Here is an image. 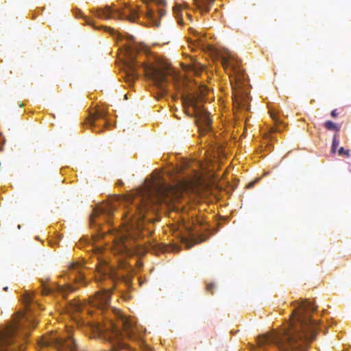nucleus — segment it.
<instances>
[{"instance_id": "obj_1", "label": "nucleus", "mask_w": 351, "mask_h": 351, "mask_svg": "<svg viewBox=\"0 0 351 351\" xmlns=\"http://www.w3.org/2000/svg\"><path fill=\"white\" fill-rule=\"evenodd\" d=\"M175 196V187L167 184L158 176L130 195L123 198L117 197L114 202L104 204L94 209L90 221L95 223L94 218L100 215L107 217L112 215L117 203L123 202L124 210L121 217L123 229L117 232L114 238V250L118 254H130L134 247V240L141 235L147 221H151L145 219V213H155L160 204L169 205Z\"/></svg>"}, {"instance_id": "obj_2", "label": "nucleus", "mask_w": 351, "mask_h": 351, "mask_svg": "<svg viewBox=\"0 0 351 351\" xmlns=\"http://www.w3.org/2000/svg\"><path fill=\"white\" fill-rule=\"evenodd\" d=\"M316 306L310 302L299 303L293 309L288 324L278 331L262 335L258 338L259 346L271 345L278 351H304L318 332V323L310 313Z\"/></svg>"}, {"instance_id": "obj_3", "label": "nucleus", "mask_w": 351, "mask_h": 351, "mask_svg": "<svg viewBox=\"0 0 351 351\" xmlns=\"http://www.w3.org/2000/svg\"><path fill=\"white\" fill-rule=\"evenodd\" d=\"M132 37L129 40V43L125 45V73L127 80L132 82L138 77L137 72L138 67H143L146 77L152 80L154 85L162 91L167 90V77L175 78L174 71L168 64L161 61H156L152 64H147L144 62L136 60V55L143 49V46L132 42Z\"/></svg>"}, {"instance_id": "obj_4", "label": "nucleus", "mask_w": 351, "mask_h": 351, "mask_svg": "<svg viewBox=\"0 0 351 351\" xmlns=\"http://www.w3.org/2000/svg\"><path fill=\"white\" fill-rule=\"evenodd\" d=\"M37 322L25 313H18L12 326L0 330V351H22L31 328Z\"/></svg>"}, {"instance_id": "obj_5", "label": "nucleus", "mask_w": 351, "mask_h": 351, "mask_svg": "<svg viewBox=\"0 0 351 351\" xmlns=\"http://www.w3.org/2000/svg\"><path fill=\"white\" fill-rule=\"evenodd\" d=\"M221 62L225 69H229L230 81L234 93L233 104L241 109H249V88L244 70L239 61L229 51L221 55Z\"/></svg>"}, {"instance_id": "obj_6", "label": "nucleus", "mask_w": 351, "mask_h": 351, "mask_svg": "<svg viewBox=\"0 0 351 351\" xmlns=\"http://www.w3.org/2000/svg\"><path fill=\"white\" fill-rule=\"evenodd\" d=\"M92 13L99 19H108L111 18L127 19L130 21H135L138 17V10L130 7L125 8L123 10H113L110 6L104 8H96L91 10Z\"/></svg>"}, {"instance_id": "obj_7", "label": "nucleus", "mask_w": 351, "mask_h": 351, "mask_svg": "<svg viewBox=\"0 0 351 351\" xmlns=\"http://www.w3.org/2000/svg\"><path fill=\"white\" fill-rule=\"evenodd\" d=\"M184 103L188 106L193 108L199 130L202 134H206L211 127L212 121L209 113L206 110L201 108L193 97L185 99Z\"/></svg>"}, {"instance_id": "obj_8", "label": "nucleus", "mask_w": 351, "mask_h": 351, "mask_svg": "<svg viewBox=\"0 0 351 351\" xmlns=\"http://www.w3.org/2000/svg\"><path fill=\"white\" fill-rule=\"evenodd\" d=\"M110 293L106 289H103L90 298L88 301L90 305L97 307L98 309H104L109 306Z\"/></svg>"}, {"instance_id": "obj_9", "label": "nucleus", "mask_w": 351, "mask_h": 351, "mask_svg": "<svg viewBox=\"0 0 351 351\" xmlns=\"http://www.w3.org/2000/svg\"><path fill=\"white\" fill-rule=\"evenodd\" d=\"M43 291L42 293L44 295L50 294L53 291H57L64 297L65 294L69 292H72L74 291V287L70 285H60L53 284V285H48L46 284L43 283Z\"/></svg>"}, {"instance_id": "obj_10", "label": "nucleus", "mask_w": 351, "mask_h": 351, "mask_svg": "<svg viewBox=\"0 0 351 351\" xmlns=\"http://www.w3.org/2000/svg\"><path fill=\"white\" fill-rule=\"evenodd\" d=\"M70 278L76 283L82 284L84 282V274L82 273V265L78 263H72L69 267Z\"/></svg>"}, {"instance_id": "obj_11", "label": "nucleus", "mask_w": 351, "mask_h": 351, "mask_svg": "<svg viewBox=\"0 0 351 351\" xmlns=\"http://www.w3.org/2000/svg\"><path fill=\"white\" fill-rule=\"evenodd\" d=\"M193 1L197 9L202 12H208L215 0H193Z\"/></svg>"}, {"instance_id": "obj_12", "label": "nucleus", "mask_w": 351, "mask_h": 351, "mask_svg": "<svg viewBox=\"0 0 351 351\" xmlns=\"http://www.w3.org/2000/svg\"><path fill=\"white\" fill-rule=\"evenodd\" d=\"M188 4L186 3H184L183 5L176 3L173 8V13L175 14V17L178 19V23L179 24L182 23V19L181 17V11L183 8H187Z\"/></svg>"}, {"instance_id": "obj_13", "label": "nucleus", "mask_w": 351, "mask_h": 351, "mask_svg": "<svg viewBox=\"0 0 351 351\" xmlns=\"http://www.w3.org/2000/svg\"><path fill=\"white\" fill-rule=\"evenodd\" d=\"M69 308V311L71 313H78V312L84 311V309L86 308V306L84 304H82L78 301H73V302H71Z\"/></svg>"}, {"instance_id": "obj_14", "label": "nucleus", "mask_w": 351, "mask_h": 351, "mask_svg": "<svg viewBox=\"0 0 351 351\" xmlns=\"http://www.w3.org/2000/svg\"><path fill=\"white\" fill-rule=\"evenodd\" d=\"M106 116L104 111L97 110L93 114H90L88 122L90 125H93V122L97 119H104Z\"/></svg>"}, {"instance_id": "obj_15", "label": "nucleus", "mask_w": 351, "mask_h": 351, "mask_svg": "<svg viewBox=\"0 0 351 351\" xmlns=\"http://www.w3.org/2000/svg\"><path fill=\"white\" fill-rule=\"evenodd\" d=\"M147 13H146V16L147 18L150 19L151 20H152L154 25L158 26L159 25V22H158L156 20V16L154 10L148 6H147Z\"/></svg>"}, {"instance_id": "obj_16", "label": "nucleus", "mask_w": 351, "mask_h": 351, "mask_svg": "<svg viewBox=\"0 0 351 351\" xmlns=\"http://www.w3.org/2000/svg\"><path fill=\"white\" fill-rule=\"evenodd\" d=\"M325 128L328 130L339 131L340 127L331 121H327L324 123Z\"/></svg>"}, {"instance_id": "obj_17", "label": "nucleus", "mask_w": 351, "mask_h": 351, "mask_svg": "<svg viewBox=\"0 0 351 351\" xmlns=\"http://www.w3.org/2000/svg\"><path fill=\"white\" fill-rule=\"evenodd\" d=\"M339 144V141L338 139V134H335L332 138V148L331 151L332 152H335L336 149L337 148L338 145Z\"/></svg>"}, {"instance_id": "obj_18", "label": "nucleus", "mask_w": 351, "mask_h": 351, "mask_svg": "<svg viewBox=\"0 0 351 351\" xmlns=\"http://www.w3.org/2000/svg\"><path fill=\"white\" fill-rule=\"evenodd\" d=\"M121 280L127 286L128 288H130L132 286V279L129 276H121Z\"/></svg>"}, {"instance_id": "obj_19", "label": "nucleus", "mask_w": 351, "mask_h": 351, "mask_svg": "<svg viewBox=\"0 0 351 351\" xmlns=\"http://www.w3.org/2000/svg\"><path fill=\"white\" fill-rule=\"evenodd\" d=\"M338 154L340 156L343 155V156H346V157H349L350 156V150H348V149L345 150L344 148L343 147H341L339 149Z\"/></svg>"}, {"instance_id": "obj_20", "label": "nucleus", "mask_w": 351, "mask_h": 351, "mask_svg": "<svg viewBox=\"0 0 351 351\" xmlns=\"http://www.w3.org/2000/svg\"><path fill=\"white\" fill-rule=\"evenodd\" d=\"M215 287V285L214 283H208L206 285V291L210 293V294H213V290L214 289V288Z\"/></svg>"}, {"instance_id": "obj_21", "label": "nucleus", "mask_w": 351, "mask_h": 351, "mask_svg": "<svg viewBox=\"0 0 351 351\" xmlns=\"http://www.w3.org/2000/svg\"><path fill=\"white\" fill-rule=\"evenodd\" d=\"M76 17H82L83 19H85V21H86V23L89 25L91 24L92 21L88 19L86 16H84L83 14L82 13L81 11H78L77 13H76Z\"/></svg>"}, {"instance_id": "obj_22", "label": "nucleus", "mask_w": 351, "mask_h": 351, "mask_svg": "<svg viewBox=\"0 0 351 351\" xmlns=\"http://www.w3.org/2000/svg\"><path fill=\"white\" fill-rule=\"evenodd\" d=\"M25 302L26 303L27 308H28V311H30V307L29 306V305L30 304V303L33 302L32 298L30 296H27L25 298Z\"/></svg>"}, {"instance_id": "obj_23", "label": "nucleus", "mask_w": 351, "mask_h": 351, "mask_svg": "<svg viewBox=\"0 0 351 351\" xmlns=\"http://www.w3.org/2000/svg\"><path fill=\"white\" fill-rule=\"evenodd\" d=\"M112 267L110 265H108L107 263H105V268L104 269L103 272H104L105 274H107L108 272H112Z\"/></svg>"}, {"instance_id": "obj_24", "label": "nucleus", "mask_w": 351, "mask_h": 351, "mask_svg": "<svg viewBox=\"0 0 351 351\" xmlns=\"http://www.w3.org/2000/svg\"><path fill=\"white\" fill-rule=\"evenodd\" d=\"M151 1H153L158 5H165V0H150Z\"/></svg>"}, {"instance_id": "obj_25", "label": "nucleus", "mask_w": 351, "mask_h": 351, "mask_svg": "<svg viewBox=\"0 0 351 351\" xmlns=\"http://www.w3.org/2000/svg\"><path fill=\"white\" fill-rule=\"evenodd\" d=\"M165 10L163 8H159L158 10V15L160 18H161L162 16L165 14Z\"/></svg>"}, {"instance_id": "obj_26", "label": "nucleus", "mask_w": 351, "mask_h": 351, "mask_svg": "<svg viewBox=\"0 0 351 351\" xmlns=\"http://www.w3.org/2000/svg\"><path fill=\"white\" fill-rule=\"evenodd\" d=\"M277 131H278V129L276 127H271L269 129V132H271V133H274V132H276Z\"/></svg>"}, {"instance_id": "obj_27", "label": "nucleus", "mask_w": 351, "mask_h": 351, "mask_svg": "<svg viewBox=\"0 0 351 351\" xmlns=\"http://www.w3.org/2000/svg\"><path fill=\"white\" fill-rule=\"evenodd\" d=\"M338 113L337 112V110H333L332 112H331V116L332 117H336L337 116Z\"/></svg>"}, {"instance_id": "obj_28", "label": "nucleus", "mask_w": 351, "mask_h": 351, "mask_svg": "<svg viewBox=\"0 0 351 351\" xmlns=\"http://www.w3.org/2000/svg\"><path fill=\"white\" fill-rule=\"evenodd\" d=\"M189 31H190V32H191V34H193V35H196V34H197V32L195 29H193V28H190V29H189Z\"/></svg>"}, {"instance_id": "obj_29", "label": "nucleus", "mask_w": 351, "mask_h": 351, "mask_svg": "<svg viewBox=\"0 0 351 351\" xmlns=\"http://www.w3.org/2000/svg\"><path fill=\"white\" fill-rule=\"evenodd\" d=\"M106 29H109L112 34H113L115 31L114 29H111L110 27H106Z\"/></svg>"}, {"instance_id": "obj_30", "label": "nucleus", "mask_w": 351, "mask_h": 351, "mask_svg": "<svg viewBox=\"0 0 351 351\" xmlns=\"http://www.w3.org/2000/svg\"><path fill=\"white\" fill-rule=\"evenodd\" d=\"M271 118L273 119V120H274L275 122H276V121H277V119H276V116H275V115H274V114H271Z\"/></svg>"}, {"instance_id": "obj_31", "label": "nucleus", "mask_w": 351, "mask_h": 351, "mask_svg": "<svg viewBox=\"0 0 351 351\" xmlns=\"http://www.w3.org/2000/svg\"><path fill=\"white\" fill-rule=\"evenodd\" d=\"M123 298L125 299V300H128L130 298V295H128L127 293H125L124 295H123Z\"/></svg>"}, {"instance_id": "obj_32", "label": "nucleus", "mask_w": 351, "mask_h": 351, "mask_svg": "<svg viewBox=\"0 0 351 351\" xmlns=\"http://www.w3.org/2000/svg\"><path fill=\"white\" fill-rule=\"evenodd\" d=\"M187 16L189 18L190 20H191V16L189 14H187Z\"/></svg>"}, {"instance_id": "obj_33", "label": "nucleus", "mask_w": 351, "mask_h": 351, "mask_svg": "<svg viewBox=\"0 0 351 351\" xmlns=\"http://www.w3.org/2000/svg\"><path fill=\"white\" fill-rule=\"evenodd\" d=\"M8 287H4V288H3V290H4V291H8Z\"/></svg>"}, {"instance_id": "obj_34", "label": "nucleus", "mask_w": 351, "mask_h": 351, "mask_svg": "<svg viewBox=\"0 0 351 351\" xmlns=\"http://www.w3.org/2000/svg\"><path fill=\"white\" fill-rule=\"evenodd\" d=\"M189 234H190V236H193V233L191 230H189Z\"/></svg>"}, {"instance_id": "obj_35", "label": "nucleus", "mask_w": 351, "mask_h": 351, "mask_svg": "<svg viewBox=\"0 0 351 351\" xmlns=\"http://www.w3.org/2000/svg\"><path fill=\"white\" fill-rule=\"evenodd\" d=\"M98 270H99V272L101 273V266H99Z\"/></svg>"}]
</instances>
